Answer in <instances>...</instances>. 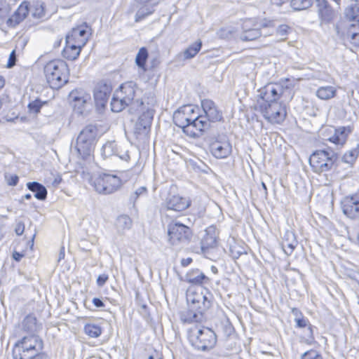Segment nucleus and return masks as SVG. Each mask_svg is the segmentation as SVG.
<instances>
[{
  "mask_svg": "<svg viewBox=\"0 0 359 359\" xmlns=\"http://www.w3.org/2000/svg\"><path fill=\"white\" fill-rule=\"evenodd\" d=\"M347 36L350 37V42L355 47L359 48V32L347 31Z\"/></svg>",
  "mask_w": 359,
  "mask_h": 359,
  "instance_id": "3c124183",
  "label": "nucleus"
},
{
  "mask_svg": "<svg viewBox=\"0 0 359 359\" xmlns=\"http://www.w3.org/2000/svg\"><path fill=\"white\" fill-rule=\"evenodd\" d=\"M210 128V121L205 120L203 114H197L191 122L183 128L182 132L191 138H199Z\"/></svg>",
  "mask_w": 359,
  "mask_h": 359,
  "instance_id": "9d476101",
  "label": "nucleus"
},
{
  "mask_svg": "<svg viewBox=\"0 0 359 359\" xmlns=\"http://www.w3.org/2000/svg\"><path fill=\"white\" fill-rule=\"evenodd\" d=\"M132 220L127 215H121L116 219V226L118 229L126 230L130 229Z\"/></svg>",
  "mask_w": 359,
  "mask_h": 359,
  "instance_id": "a18cd8bd",
  "label": "nucleus"
},
{
  "mask_svg": "<svg viewBox=\"0 0 359 359\" xmlns=\"http://www.w3.org/2000/svg\"><path fill=\"white\" fill-rule=\"evenodd\" d=\"M119 158L126 162H128L130 159V155L128 154V151L125 152L123 155H119Z\"/></svg>",
  "mask_w": 359,
  "mask_h": 359,
  "instance_id": "774afa93",
  "label": "nucleus"
},
{
  "mask_svg": "<svg viewBox=\"0 0 359 359\" xmlns=\"http://www.w3.org/2000/svg\"><path fill=\"white\" fill-rule=\"evenodd\" d=\"M283 102H272L271 103H266L264 102H258L257 104V108L259 109V111L262 114L264 118L269 121L268 112L273 114L276 110L280 109Z\"/></svg>",
  "mask_w": 359,
  "mask_h": 359,
  "instance_id": "c756f323",
  "label": "nucleus"
},
{
  "mask_svg": "<svg viewBox=\"0 0 359 359\" xmlns=\"http://www.w3.org/2000/svg\"><path fill=\"white\" fill-rule=\"evenodd\" d=\"M148 51L144 47L141 48L135 57V63L139 68L142 69L143 72H147L146 62L148 58Z\"/></svg>",
  "mask_w": 359,
  "mask_h": 359,
  "instance_id": "c9c22d12",
  "label": "nucleus"
},
{
  "mask_svg": "<svg viewBox=\"0 0 359 359\" xmlns=\"http://www.w3.org/2000/svg\"><path fill=\"white\" fill-rule=\"evenodd\" d=\"M70 96L72 99L74 109L78 113L83 114L87 107L90 104V95L81 90L72 91Z\"/></svg>",
  "mask_w": 359,
  "mask_h": 359,
  "instance_id": "6ab92c4d",
  "label": "nucleus"
},
{
  "mask_svg": "<svg viewBox=\"0 0 359 359\" xmlns=\"http://www.w3.org/2000/svg\"><path fill=\"white\" fill-rule=\"evenodd\" d=\"M201 107L205 120L212 122L221 121L223 120L222 112L218 109L215 103L211 100L205 99L201 101Z\"/></svg>",
  "mask_w": 359,
  "mask_h": 359,
  "instance_id": "f3484780",
  "label": "nucleus"
},
{
  "mask_svg": "<svg viewBox=\"0 0 359 359\" xmlns=\"http://www.w3.org/2000/svg\"><path fill=\"white\" fill-rule=\"evenodd\" d=\"M294 321L296 323V327L299 328H304L309 327V325H311L309 320L304 318V316H302L298 319L297 318Z\"/></svg>",
  "mask_w": 359,
  "mask_h": 359,
  "instance_id": "4d7b16f0",
  "label": "nucleus"
},
{
  "mask_svg": "<svg viewBox=\"0 0 359 359\" xmlns=\"http://www.w3.org/2000/svg\"><path fill=\"white\" fill-rule=\"evenodd\" d=\"M93 185L97 193L107 195L118 191L122 181L117 175L103 173L94 180Z\"/></svg>",
  "mask_w": 359,
  "mask_h": 359,
  "instance_id": "6e6552de",
  "label": "nucleus"
},
{
  "mask_svg": "<svg viewBox=\"0 0 359 359\" xmlns=\"http://www.w3.org/2000/svg\"><path fill=\"white\" fill-rule=\"evenodd\" d=\"M137 88L136 83L130 81L122 83L116 92L123 100V102L128 103L130 105L134 101Z\"/></svg>",
  "mask_w": 359,
  "mask_h": 359,
  "instance_id": "4be33fe9",
  "label": "nucleus"
},
{
  "mask_svg": "<svg viewBox=\"0 0 359 359\" xmlns=\"http://www.w3.org/2000/svg\"><path fill=\"white\" fill-rule=\"evenodd\" d=\"M197 109L192 105H184L173 114V121L176 126L183 128L191 122L197 114Z\"/></svg>",
  "mask_w": 359,
  "mask_h": 359,
  "instance_id": "4468645a",
  "label": "nucleus"
},
{
  "mask_svg": "<svg viewBox=\"0 0 359 359\" xmlns=\"http://www.w3.org/2000/svg\"><path fill=\"white\" fill-rule=\"evenodd\" d=\"M23 257H24L23 253H21V252H19L17 251H14L13 253V258L16 262H20Z\"/></svg>",
  "mask_w": 359,
  "mask_h": 359,
  "instance_id": "69168bd1",
  "label": "nucleus"
},
{
  "mask_svg": "<svg viewBox=\"0 0 359 359\" xmlns=\"http://www.w3.org/2000/svg\"><path fill=\"white\" fill-rule=\"evenodd\" d=\"M46 102H42L40 100L36 99L34 101H32L29 103L28 108L30 112L34 114H38L40 111L42 106Z\"/></svg>",
  "mask_w": 359,
  "mask_h": 359,
  "instance_id": "09e8293b",
  "label": "nucleus"
},
{
  "mask_svg": "<svg viewBox=\"0 0 359 359\" xmlns=\"http://www.w3.org/2000/svg\"><path fill=\"white\" fill-rule=\"evenodd\" d=\"M297 243L298 242L296 239L295 235L292 231H287L285 233L282 245L286 255H290L297 247Z\"/></svg>",
  "mask_w": 359,
  "mask_h": 359,
  "instance_id": "7c9ffc66",
  "label": "nucleus"
},
{
  "mask_svg": "<svg viewBox=\"0 0 359 359\" xmlns=\"http://www.w3.org/2000/svg\"><path fill=\"white\" fill-rule=\"evenodd\" d=\"M34 10L32 12V15L34 18H41L45 15L43 4L37 1L34 5Z\"/></svg>",
  "mask_w": 359,
  "mask_h": 359,
  "instance_id": "de8ad7c7",
  "label": "nucleus"
},
{
  "mask_svg": "<svg viewBox=\"0 0 359 359\" xmlns=\"http://www.w3.org/2000/svg\"><path fill=\"white\" fill-rule=\"evenodd\" d=\"M221 328L224 336L227 337L233 334L235 331L233 326L229 319L221 322Z\"/></svg>",
  "mask_w": 359,
  "mask_h": 359,
  "instance_id": "49530a36",
  "label": "nucleus"
},
{
  "mask_svg": "<svg viewBox=\"0 0 359 359\" xmlns=\"http://www.w3.org/2000/svg\"><path fill=\"white\" fill-rule=\"evenodd\" d=\"M269 122L272 123H280L283 122L286 116V111L284 106L280 107V109L276 110L273 114L269 113Z\"/></svg>",
  "mask_w": 359,
  "mask_h": 359,
  "instance_id": "a19ab883",
  "label": "nucleus"
},
{
  "mask_svg": "<svg viewBox=\"0 0 359 359\" xmlns=\"http://www.w3.org/2000/svg\"><path fill=\"white\" fill-rule=\"evenodd\" d=\"M186 296L188 307L195 304L196 302L200 301L203 298L213 299L212 294L204 287H201L200 288L190 287L187 290Z\"/></svg>",
  "mask_w": 359,
  "mask_h": 359,
  "instance_id": "412c9836",
  "label": "nucleus"
},
{
  "mask_svg": "<svg viewBox=\"0 0 359 359\" xmlns=\"http://www.w3.org/2000/svg\"><path fill=\"white\" fill-rule=\"evenodd\" d=\"M140 4H150L149 7L140 8L135 14V22H140L147 16L154 13L153 7L156 6L161 0H135Z\"/></svg>",
  "mask_w": 359,
  "mask_h": 359,
  "instance_id": "c85d7f7f",
  "label": "nucleus"
},
{
  "mask_svg": "<svg viewBox=\"0 0 359 359\" xmlns=\"http://www.w3.org/2000/svg\"><path fill=\"white\" fill-rule=\"evenodd\" d=\"M154 115V110L148 109L139 116L134 126V133L137 135H147L151 128Z\"/></svg>",
  "mask_w": 359,
  "mask_h": 359,
  "instance_id": "dca6fc26",
  "label": "nucleus"
},
{
  "mask_svg": "<svg viewBox=\"0 0 359 359\" xmlns=\"http://www.w3.org/2000/svg\"><path fill=\"white\" fill-rule=\"evenodd\" d=\"M192 262H193V259L191 257L183 258L181 260V265L184 267H186V266H189Z\"/></svg>",
  "mask_w": 359,
  "mask_h": 359,
  "instance_id": "338daca9",
  "label": "nucleus"
},
{
  "mask_svg": "<svg viewBox=\"0 0 359 359\" xmlns=\"http://www.w3.org/2000/svg\"><path fill=\"white\" fill-rule=\"evenodd\" d=\"M212 154L217 158H225L228 157L232 151L231 144L226 140V137L216 139L210 144Z\"/></svg>",
  "mask_w": 359,
  "mask_h": 359,
  "instance_id": "a211bd4d",
  "label": "nucleus"
},
{
  "mask_svg": "<svg viewBox=\"0 0 359 359\" xmlns=\"http://www.w3.org/2000/svg\"><path fill=\"white\" fill-rule=\"evenodd\" d=\"M83 330L88 336L93 338L100 337L102 332V329L100 325L93 323L85 325Z\"/></svg>",
  "mask_w": 359,
  "mask_h": 359,
  "instance_id": "ea45409f",
  "label": "nucleus"
},
{
  "mask_svg": "<svg viewBox=\"0 0 359 359\" xmlns=\"http://www.w3.org/2000/svg\"><path fill=\"white\" fill-rule=\"evenodd\" d=\"M211 231L214 232V229L211 227L206 230V236L203 241L202 248L204 246L206 248H213L215 246L217 243L216 236L211 234Z\"/></svg>",
  "mask_w": 359,
  "mask_h": 359,
  "instance_id": "c03bdc74",
  "label": "nucleus"
},
{
  "mask_svg": "<svg viewBox=\"0 0 359 359\" xmlns=\"http://www.w3.org/2000/svg\"><path fill=\"white\" fill-rule=\"evenodd\" d=\"M92 302L94 306L97 308H103L105 306L102 299L98 297L93 298Z\"/></svg>",
  "mask_w": 359,
  "mask_h": 359,
  "instance_id": "680f3d73",
  "label": "nucleus"
},
{
  "mask_svg": "<svg viewBox=\"0 0 359 359\" xmlns=\"http://www.w3.org/2000/svg\"><path fill=\"white\" fill-rule=\"evenodd\" d=\"M43 70L46 81L52 88H61L68 81L69 70L64 60L49 61Z\"/></svg>",
  "mask_w": 359,
  "mask_h": 359,
  "instance_id": "20e7f679",
  "label": "nucleus"
},
{
  "mask_svg": "<svg viewBox=\"0 0 359 359\" xmlns=\"http://www.w3.org/2000/svg\"><path fill=\"white\" fill-rule=\"evenodd\" d=\"M128 105V103L123 102V100L115 91L111 101V110L114 112H120Z\"/></svg>",
  "mask_w": 359,
  "mask_h": 359,
  "instance_id": "4c0bfd02",
  "label": "nucleus"
},
{
  "mask_svg": "<svg viewBox=\"0 0 359 359\" xmlns=\"http://www.w3.org/2000/svg\"><path fill=\"white\" fill-rule=\"evenodd\" d=\"M27 189L34 193V197L40 201H44L47 197V189L38 182H29L27 183Z\"/></svg>",
  "mask_w": 359,
  "mask_h": 359,
  "instance_id": "2f4dec72",
  "label": "nucleus"
},
{
  "mask_svg": "<svg viewBox=\"0 0 359 359\" xmlns=\"http://www.w3.org/2000/svg\"><path fill=\"white\" fill-rule=\"evenodd\" d=\"M22 329L29 333V335H37L36 333L41 329V325L37 323V319L33 314H29L22 321Z\"/></svg>",
  "mask_w": 359,
  "mask_h": 359,
  "instance_id": "bb28decb",
  "label": "nucleus"
},
{
  "mask_svg": "<svg viewBox=\"0 0 359 359\" xmlns=\"http://www.w3.org/2000/svg\"><path fill=\"white\" fill-rule=\"evenodd\" d=\"M352 132L353 128L350 126L326 128L323 132L324 140L343 147Z\"/></svg>",
  "mask_w": 359,
  "mask_h": 359,
  "instance_id": "9b49d317",
  "label": "nucleus"
},
{
  "mask_svg": "<svg viewBox=\"0 0 359 359\" xmlns=\"http://www.w3.org/2000/svg\"><path fill=\"white\" fill-rule=\"evenodd\" d=\"M25 231V224L22 222H18L15 226V231L18 236H21Z\"/></svg>",
  "mask_w": 359,
  "mask_h": 359,
  "instance_id": "052dcab7",
  "label": "nucleus"
},
{
  "mask_svg": "<svg viewBox=\"0 0 359 359\" xmlns=\"http://www.w3.org/2000/svg\"><path fill=\"white\" fill-rule=\"evenodd\" d=\"M288 29L289 27L287 25H280L276 29H275V32L281 36H284L287 34Z\"/></svg>",
  "mask_w": 359,
  "mask_h": 359,
  "instance_id": "bf43d9fd",
  "label": "nucleus"
},
{
  "mask_svg": "<svg viewBox=\"0 0 359 359\" xmlns=\"http://www.w3.org/2000/svg\"><path fill=\"white\" fill-rule=\"evenodd\" d=\"M168 233L172 245L187 243L192 236L189 227L178 222H171L168 225Z\"/></svg>",
  "mask_w": 359,
  "mask_h": 359,
  "instance_id": "1a4fd4ad",
  "label": "nucleus"
},
{
  "mask_svg": "<svg viewBox=\"0 0 359 359\" xmlns=\"http://www.w3.org/2000/svg\"><path fill=\"white\" fill-rule=\"evenodd\" d=\"M5 178L9 186H15L19 181V177L17 175H6Z\"/></svg>",
  "mask_w": 359,
  "mask_h": 359,
  "instance_id": "6e6d98bb",
  "label": "nucleus"
},
{
  "mask_svg": "<svg viewBox=\"0 0 359 359\" xmlns=\"http://www.w3.org/2000/svg\"><path fill=\"white\" fill-rule=\"evenodd\" d=\"M212 299L203 298L187 309L180 313V320L183 323H201L205 318V312L211 307Z\"/></svg>",
  "mask_w": 359,
  "mask_h": 359,
  "instance_id": "0eeeda50",
  "label": "nucleus"
},
{
  "mask_svg": "<svg viewBox=\"0 0 359 359\" xmlns=\"http://www.w3.org/2000/svg\"><path fill=\"white\" fill-rule=\"evenodd\" d=\"M292 313L294 317V320H296L297 318L298 319V318H300L301 317L304 316L302 311L297 308H293L292 309Z\"/></svg>",
  "mask_w": 359,
  "mask_h": 359,
  "instance_id": "0e129e2a",
  "label": "nucleus"
},
{
  "mask_svg": "<svg viewBox=\"0 0 359 359\" xmlns=\"http://www.w3.org/2000/svg\"><path fill=\"white\" fill-rule=\"evenodd\" d=\"M202 47V42L201 40L196 41L191 44L184 52L183 56L184 60L191 59L196 55Z\"/></svg>",
  "mask_w": 359,
  "mask_h": 359,
  "instance_id": "e433bc0d",
  "label": "nucleus"
},
{
  "mask_svg": "<svg viewBox=\"0 0 359 359\" xmlns=\"http://www.w3.org/2000/svg\"><path fill=\"white\" fill-rule=\"evenodd\" d=\"M111 91V85L106 81H101L96 84L93 90V97L98 109L105 108Z\"/></svg>",
  "mask_w": 359,
  "mask_h": 359,
  "instance_id": "ddd939ff",
  "label": "nucleus"
},
{
  "mask_svg": "<svg viewBox=\"0 0 359 359\" xmlns=\"http://www.w3.org/2000/svg\"><path fill=\"white\" fill-rule=\"evenodd\" d=\"M347 31H351L353 32H359V21L355 23H353L349 25Z\"/></svg>",
  "mask_w": 359,
  "mask_h": 359,
  "instance_id": "e2e57ef3",
  "label": "nucleus"
},
{
  "mask_svg": "<svg viewBox=\"0 0 359 359\" xmlns=\"http://www.w3.org/2000/svg\"><path fill=\"white\" fill-rule=\"evenodd\" d=\"M29 4L22 2L15 13L7 20L6 25L9 27L14 28L23 21L29 13Z\"/></svg>",
  "mask_w": 359,
  "mask_h": 359,
  "instance_id": "b1692460",
  "label": "nucleus"
},
{
  "mask_svg": "<svg viewBox=\"0 0 359 359\" xmlns=\"http://www.w3.org/2000/svg\"><path fill=\"white\" fill-rule=\"evenodd\" d=\"M44 344L39 335H27L18 340L12 348L13 359H50L43 352Z\"/></svg>",
  "mask_w": 359,
  "mask_h": 359,
  "instance_id": "f257e3e1",
  "label": "nucleus"
},
{
  "mask_svg": "<svg viewBox=\"0 0 359 359\" xmlns=\"http://www.w3.org/2000/svg\"><path fill=\"white\" fill-rule=\"evenodd\" d=\"M98 130L95 126L88 125L79 133L76 139V149L83 159L89 157L96 143Z\"/></svg>",
  "mask_w": 359,
  "mask_h": 359,
  "instance_id": "39448f33",
  "label": "nucleus"
},
{
  "mask_svg": "<svg viewBox=\"0 0 359 359\" xmlns=\"http://www.w3.org/2000/svg\"><path fill=\"white\" fill-rule=\"evenodd\" d=\"M83 47L66 39V46L62 50V56L69 60H75L80 55Z\"/></svg>",
  "mask_w": 359,
  "mask_h": 359,
  "instance_id": "cd10ccee",
  "label": "nucleus"
},
{
  "mask_svg": "<svg viewBox=\"0 0 359 359\" xmlns=\"http://www.w3.org/2000/svg\"><path fill=\"white\" fill-rule=\"evenodd\" d=\"M191 346L198 351H208L217 343V334L208 327H202L193 331L189 337Z\"/></svg>",
  "mask_w": 359,
  "mask_h": 359,
  "instance_id": "423d86ee",
  "label": "nucleus"
},
{
  "mask_svg": "<svg viewBox=\"0 0 359 359\" xmlns=\"http://www.w3.org/2000/svg\"><path fill=\"white\" fill-rule=\"evenodd\" d=\"M259 28L262 32V36L264 37L273 35L275 32L273 22L271 20L261 21L259 22Z\"/></svg>",
  "mask_w": 359,
  "mask_h": 359,
  "instance_id": "58836bf2",
  "label": "nucleus"
},
{
  "mask_svg": "<svg viewBox=\"0 0 359 359\" xmlns=\"http://www.w3.org/2000/svg\"><path fill=\"white\" fill-rule=\"evenodd\" d=\"M109 276L107 274H101L97 278V284L98 286L102 287L103 286L106 282L108 280Z\"/></svg>",
  "mask_w": 359,
  "mask_h": 359,
  "instance_id": "13d9d810",
  "label": "nucleus"
},
{
  "mask_svg": "<svg viewBox=\"0 0 359 359\" xmlns=\"http://www.w3.org/2000/svg\"><path fill=\"white\" fill-rule=\"evenodd\" d=\"M184 280L193 285L203 287L209 284L210 279L198 269H192L185 275Z\"/></svg>",
  "mask_w": 359,
  "mask_h": 359,
  "instance_id": "a878e982",
  "label": "nucleus"
},
{
  "mask_svg": "<svg viewBox=\"0 0 359 359\" xmlns=\"http://www.w3.org/2000/svg\"><path fill=\"white\" fill-rule=\"evenodd\" d=\"M17 60L18 59L15 50H13L10 53L6 67L9 69L13 67L16 65Z\"/></svg>",
  "mask_w": 359,
  "mask_h": 359,
  "instance_id": "864d4df0",
  "label": "nucleus"
},
{
  "mask_svg": "<svg viewBox=\"0 0 359 359\" xmlns=\"http://www.w3.org/2000/svg\"><path fill=\"white\" fill-rule=\"evenodd\" d=\"M340 163L338 152L330 147L315 151L309 158V163L316 172L336 170Z\"/></svg>",
  "mask_w": 359,
  "mask_h": 359,
  "instance_id": "7ed1b4c3",
  "label": "nucleus"
},
{
  "mask_svg": "<svg viewBox=\"0 0 359 359\" xmlns=\"http://www.w3.org/2000/svg\"><path fill=\"white\" fill-rule=\"evenodd\" d=\"M147 188L145 187H139L134 194L130 196V201H135L137 199V198L141 196L147 194Z\"/></svg>",
  "mask_w": 359,
  "mask_h": 359,
  "instance_id": "5fc2aeb1",
  "label": "nucleus"
},
{
  "mask_svg": "<svg viewBox=\"0 0 359 359\" xmlns=\"http://www.w3.org/2000/svg\"><path fill=\"white\" fill-rule=\"evenodd\" d=\"M313 328L314 327L311 325H309L307 327L306 333L305 334L306 336L305 342L307 344H312L314 342Z\"/></svg>",
  "mask_w": 359,
  "mask_h": 359,
  "instance_id": "603ef678",
  "label": "nucleus"
},
{
  "mask_svg": "<svg viewBox=\"0 0 359 359\" xmlns=\"http://www.w3.org/2000/svg\"><path fill=\"white\" fill-rule=\"evenodd\" d=\"M191 205V201L189 198L178 195H173L167 198L165 206L169 210L181 212L187 209Z\"/></svg>",
  "mask_w": 359,
  "mask_h": 359,
  "instance_id": "5701e85b",
  "label": "nucleus"
},
{
  "mask_svg": "<svg viewBox=\"0 0 359 359\" xmlns=\"http://www.w3.org/2000/svg\"><path fill=\"white\" fill-rule=\"evenodd\" d=\"M90 35L91 28L86 22H84L72 28L67 35L66 39L83 47L88 42Z\"/></svg>",
  "mask_w": 359,
  "mask_h": 359,
  "instance_id": "2eb2a0df",
  "label": "nucleus"
},
{
  "mask_svg": "<svg viewBox=\"0 0 359 359\" xmlns=\"http://www.w3.org/2000/svg\"><path fill=\"white\" fill-rule=\"evenodd\" d=\"M337 90L333 86H322L316 91V96L321 100H330L336 95Z\"/></svg>",
  "mask_w": 359,
  "mask_h": 359,
  "instance_id": "72a5a7b5",
  "label": "nucleus"
},
{
  "mask_svg": "<svg viewBox=\"0 0 359 359\" xmlns=\"http://www.w3.org/2000/svg\"><path fill=\"white\" fill-rule=\"evenodd\" d=\"M292 81L286 79L278 83H268L259 90L258 102L271 103L290 101L294 96Z\"/></svg>",
  "mask_w": 359,
  "mask_h": 359,
  "instance_id": "f03ea898",
  "label": "nucleus"
},
{
  "mask_svg": "<svg viewBox=\"0 0 359 359\" xmlns=\"http://www.w3.org/2000/svg\"><path fill=\"white\" fill-rule=\"evenodd\" d=\"M312 4V0H290V6L294 11L306 10Z\"/></svg>",
  "mask_w": 359,
  "mask_h": 359,
  "instance_id": "37998d69",
  "label": "nucleus"
},
{
  "mask_svg": "<svg viewBox=\"0 0 359 359\" xmlns=\"http://www.w3.org/2000/svg\"><path fill=\"white\" fill-rule=\"evenodd\" d=\"M342 212L351 220L359 222V194L346 196L341 201Z\"/></svg>",
  "mask_w": 359,
  "mask_h": 359,
  "instance_id": "f8f14e48",
  "label": "nucleus"
},
{
  "mask_svg": "<svg viewBox=\"0 0 359 359\" xmlns=\"http://www.w3.org/2000/svg\"><path fill=\"white\" fill-rule=\"evenodd\" d=\"M101 154L104 158H109L114 155H118L117 151V144L114 141L106 142L101 149Z\"/></svg>",
  "mask_w": 359,
  "mask_h": 359,
  "instance_id": "f704fd0d",
  "label": "nucleus"
},
{
  "mask_svg": "<svg viewBox=\"0 0 359 359\" xmlns=\"http://www.w3.org/2000/svg\"><path fill=\"white\" fill-rule=\"evenodd\" d=\"M301 359H323L320 353L317 351L311 349L304 352L301 355Z\"/></svg>",
  "mask_w": 359,
  "mask_h": 359,
  "instance_id": "8fccbe9b",
  "label": "nucleus"
},
{
  "mask_svg": "<svg viewBox=\"0 0 359 359\" xmlns=\"http://www.w3.org/2000/svg\"><path fill=\"white\" fill-rule=\"evenodd\" d=\"M318 13L321 23L328 24L334 18L335 13L327 0H316Z\"/></svg>",
  "mask_w": 359,
  "mask_h": 359,
  "instance_id": "393cba45",
  "label": "nucleus"
},
{
  "mask_svg": "<svg viewBox=\"0 0 359 359\" xmlns=\"http://www.w3.org/2000/svg\"><path fill=\"white\" fill-rule=\"evenodd\" d=\"M358 156L359 143L357 142L353 148L344 154L340 161L341 162L348 164L350 167H353Z\"/></svg>",
  "mask_w": 359,
  "mask_h": 359,
  "instance_id": "473e14b6",
  "label": "nucleus"
},
{
  "mask_svg": "<svg viewBox=\"0 0 359 359\" xmlns=\"http://www.w3.org/2000/svg\"><path fill=\"white\" fill-rule=\"evenodd\" d=\"M262 32L259 28V22L252 23V20L245 21L243 25V32L240 34V39L243 41H254L262 36Z\"/></svg>",
  "mask_w": 359,
  "mask_h": 359,
  "instance_id": "aec40b11",
  "label": "nucleus"
},
{
  "mask_svg": "<svg viewBox=\"0 0 359 359\" xmlns=\"http://www.w3.org/2000/svg\"><path fill=\"white\" fill-rule=\"evenodd\" d=\"M345 16L350 20L359 21V2L354 3L346 9Z\"/></svg>",
  "mask_w": 359,
  "mask_h": 359,
  "instance_id": "79ce46f5",
  "label": "nucleus"
}]
</instances>
